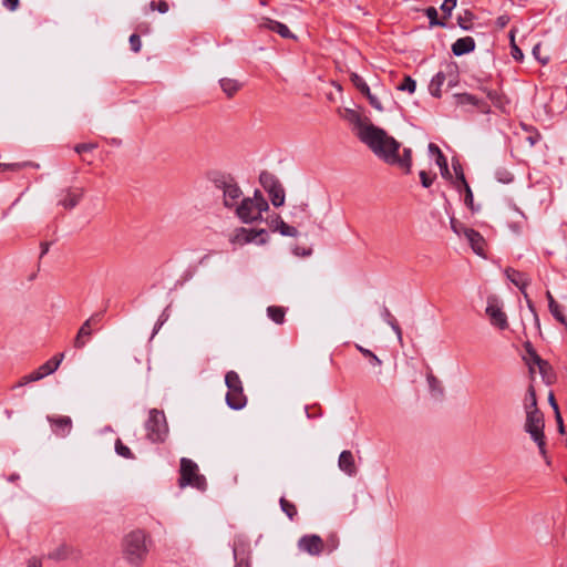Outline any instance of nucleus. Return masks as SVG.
Masks as SVG:
<instances>
[{
	"instance_id": "f257e3e1",
	"label": "nucleus",
	"mask_w": 567,
	"mask_h": 567,
	"mask_svg": "<svg viewBox=\"0 0 567 567\" xmlns=\"http://www.w3.org/2000/svg\"><path fill=\"white\" fill-rule=\"evenodd\" d=\"M339 115L353 126L362 142H398L394 137L388 136L385 131L374 126L368 117L361 116L352 109L339 110Z\"/></svg>"
},
{
	"instance_id": "f03ea898",
	"label": "nucleus",
	"mask_w": 567,
	"mask_h": 567,
	"mask_svg": "<svg viewBox=\"0 0 567 567\" xmlns=\"http://www.w3.org/2000/svg\"><path fill=\"white\" fill-rule=\"evenodd\" d=\"M372 153L383 163L409 174L412 167V150L403 144H368Z\"/></svg>"
},
{
	"instance_id": "7ed1b4c3",
	"label": "nucleus",
	"mask_w": 567,
	"mask_h": 567,
	"mask_svg": "<svg viewBox=\"0 0 567 567\" xmlns=\"http://www.w3.org/2000/svg\"><path fill=\"white\" fill-rule=\"evenodd\" d=\"M146 534L143 530H133L127 534L122 543L123 556L132 566H141L148 553Z\"/></svg>"
},
{
	"instance_id": "20e7f679",
	"label": "nucleus",
	"mask_w": 567,
	"mask_h": 567,
	"mask_svg": "<svg viewBox=\"0 0 567 567\" xmlns=\"http://www.w3.org/2000/svg\"><path fill=\"white\" fill-rule=\"evenodd\" d=\"M269 209L267 200L259 190H256L254 197L243 198L236 207V214L246 224L261 219L264 212Z\"/></svg>"
},
{
	"instance_id": "39448f33",
	"label": "nucleus",
	"mask_w": 567,
	"mask_h": 567,
	"mask_svg": "<svg viewBox=\"0 0 567 567\" xmlns=\"http://www.w3.org/2000/svg\"><path fill=\"white\" fill-rule=\"evenodd\" d=\"M146 436L153 443H162L168 434V425L163 411L153 409L150 411L145 423Z\"/></svg>"
},
{
	"instance_id": "423d86ee",
	"label": "nucleus",
	"mask_w": 567,
	"mask_h": 567,
	"mask_svg": "<svg viewBox=\"0 0 567 567\" xmlns=\"http://www.w3.org/2000/svg\"><path fill=\"white\" fill-rule=\"evenodd\" d=\"M225 382L228 388L226 395L227 404L234 410L243 409L247 403V399L244 394L239 375L235 371H229L225 377Z\"/></svg>"
},
{
	"instance_id": "0eeeda50",
	"label": "nucleus",
	"mask_w": 567,
	"mask_h": 567,
	"mask_svg": "<svg viewBox=\"0 0 567 567\" xmlns=\"http://www.w3.org/2000/svg\"><path fill=\"white\" fill-rule=\"evenodd\" d=\"M216 188L223 192L224 205L226 207L238 206L243 193L235 179L229 175H218L213 179Z\"/></svg>"
},
{
	"instance_id": "6e6552de",
	"label": "nucleus",
	"mask_w": 567,
	"mask_h": 567,
	"mask_svg": "<svg viewBox=\"0 0 567 567\" xmlns=\"http://www.w3.org/2000/svg\"><path fill=\"white\" fill-rule=\"evenodd\" d=\"M179 485H190L199 491L206 488V478L198 473V466L189 458L183 457L181 460V480Z\"/></svg>"
},
{
	"instance_id": "1a4fd4ad",
	"label": "nucleus",
	"mask_w": 567,
	"mask_h": 567,
	"mask_svg": "<svg viewBox=\"0 0 567 567\" xmlns=\"http://www.w3.org/2000/svg\"><path fill=\"white\" fill-rule=\"evenodd\" d=\"M525 431L537 443L542 454H545L544 417L540 411L526 413Z\"/></svg>"
},
{
	"instance_id": "9d476101",
	"label": "nucleus",
	"mask_w": 567,
	"mask_h": 567,
	"mask_svg": "<svg viewBox=\"0 0 567 567\" xmlns=\"http://www.w3.org/2000/svg\"><path fill=\"white\" fill-rule=\"evenodd\" d=\"M259 182L269 194L275 207H280L285 204V189L274 174L262 172L259 176Z\"/></svg>"
},
{
	"instance_id": "9b49d317",
	"label": "nucleus",
	"mask_w": 567,
	"mask_h": 567,
	"mask_svg": "<svg viewBox=\"0 0 567 567\" xmlns=\"http://www.w3.org/2000/svg\"><path fill=\"white\" fill-rule=\"evenodd\" d=\"M485 312L492 326L501 330H505L508 328L507 315L504 312L503 306L497 297L489 296L487 298V307Z\"/></svg>"
},
{
	"instance_id": "f8f14e48",
	"label": "nucleus",
	"mask_w": 567,
	"mask_h": 567,
	"mask_svg": "<svg viewBox=\"0 0 567 567\" xmlns=\"http://www.w3.org/2000/svg\"><path fill=\"white\" fill-rule=\"evenodd\" d=\"M266 234L265 229L254 230V229H246L244 227L237 228L234 234L230 237V241L236 245H246L249 243H256V238ZM266 238H260L257 244L264 245L266 244Z\"/></svg>"
},
{
	"instance_id": "ddd939ff",
	"label": "nucleus",
	"mask_w": 567,
	"mask_h": 567,
	"mask_svg": "<svg viewBox=\"0 0 567 567\" xmlns=\"http://www.w3.org/2000/svg\"><path fill=\"white\" fill-rule=\"evenodd\" d=\"M298 548L311 556H319L323 551L324 543L318 535H305L298 540Z\"/></svg>"
},
{
	"instance_id": "4468645a",
	"label": "nucleus",
	"mask_w": 567,
	"mask_h": 567,
	"mask_svg": "<svg viewBox=\"0 0 567 567\" xmlns=\"http://www.w3.org/2000/svg\"><path fill=\"white\" fill-rule=\"evenodd\" d=\"M102 318V313L92 315L79 329V332L74 339V347L76 349H82L86 340H89L92 336V324L99 322Z\"/></svg>"
},
{
	"instance_id": "2eb2a0df",
	"label": "nucleus",
	"mask_w": 567,
	"mask_h": 567,
	"mask_svg": "<svg viewBox=\"0 0 567 567\" xmlns=\"http://www.w3.org/2000/svg\"><path fill=\"white\" fill-rule=\"evenodd\" d=\"M350 80L352 82V84L363 94L368 97L370 104L377 109L378 111H382V105L380 103V101L377 99V96H374L371 91H370V87L369 85L364 82V80L357 73L352 72L350 74Z\"/></svg>"
},
{
	"instance_id": "dca6fc26",
	"label": "nucleus",
	"mask_w": 567,
	"mask_h": 567,
	"mask_svg": "<svg viewBox=\"0 0 567 567\" xmlns=\"http://www.w3.org/2000/svg\"><path fill=\"white\" fill-rule=\"evenodd\" d=\"M48 421L53 426V432L65 437L72 430V420L69 416H48Z\"/></svg>"
},
{
	"instance_id": "f3484780",
	"label": "nucleus",
	"mask_w": 567,
	"mask_h": 567,
	"mask_svg": "<svg viewBox=\"0 0 567 567\" xmlns=\"http://www.w3.org/2000/svg\"><path fill=\"white\" fill-rule=\"evenodd\" d=\"M84 190L82 188H69L65 190L64 196L59 200V205L65 209L75 207L83 197Z\"/></svg>"
},
{
	"instance_id": "a211bd4d",
	"label": "nucleus",
	"mask_w": 567,
	"mask_h": 567,
	"mask_svg": "<svg viewBox=\"0 0 567 567\" xmlns=\"http://www.w3.org/2000/svg\"><path fill=\"white\" fill-rule=\"evenodd\" d=\"M339 468L348 474L349 476H352L357 473V467L354 464V457L350 451H342L339 461H338Z\"/></svg>"
},
{
	"instance_id": "6ab92c4d",
	"label": "nucleus",
	"mask_w": 567,
	"mask_h": 567,
	"mask_svg": "<svg viewBox=\"0 0 567 567\" xmlns=\"http://www.w3.org/2000/svg\"><path fill=\"white\" fill-rule=\"evenodd\" d=\"M474 49H475V41L471 37L460 38L452 44V52L455 55H463V54L470 53V52L474 51Z\"/></svg>"
},
{
	"instance_id": "aec40b11",
	"label": "nucleus",
	"mask_w": 567,
	"mask_h": 567,
	"mask_svg": "<svg viewBox=\"0 0 567 567\" xmlns=\"http://www.w3.org/2000/svg\"><path fill=\"white\" fill-rule=\"evenodd\" d=\"M505 274L507 276V278L516 286L520 289V291H526V287L529 285L530 282V279L529 277L524 274V272H520L516 269H513V268H507L505 270Z\"/></svg>"
},
{
	"instance_id": "412c9836",
	"label": "nucleus",
	"mask_w": 567,
	"mask_h": 567,
	"mask_svg": "<svg viewBox=\"0 0 567 567\" xmlns=\"http://www.w3.org/2000/svg\"><path fill=\"white\" fill-rule=\"evenodd\" d=\"M464 236L468 240L471 247L477 255H482L484 250V239L480 233L471 228H464Z\"/></svg>"
},
{
	"instance_id": "4be33fe9",
	"label": "nucleus",
	"mask_w": 567,
	"mask_h": 567,
	"mask_svg": "<svg viewBox=\"0 0 567 567\" xmlns=\"http://www.w3.org/2000/svg\"><path fill=\"white\" fill-rule=\"evenodd\" d=\"M64 359V353L61 352L56 355H54L52 359L43 363L39 369L38 372L41 374V378L43 379L45 375H49L58 370L60 367L62 360Z\"/></svg>"
},
{
	"instance_id": "5701e85b",
	"label": "nucleus",
	"mask_w": 567,
	"mask_h": 567,
	"mask_svg": "<svg viewBox=\"0 0 567 567\" xmlns=\"http://www.w3.org/2000/svg\"><path fill=\"white\" fill-rule=\"evenodd\" d=\"M262 27L280 34L282 38H295L291 31L288 29V27L281 22L271 19H266L265 22L262 23Z\"/></svg>"
},
{
	"instance_id": "b1692460",
	"label": "nucleus",
	"mask_w": 567,
	"mask_h": 567,
	"mask_svg": "<svg viewBox=\"0 0 567 567\" xmlns=\"http://www.w3.org/2000/svg\"><path fill=\"white\" fill-rule=\"evenodd\" d=\"M526 349H527V352L528 354L530 355L532 358V361L533 363H535L538 369H539V372L543 374L544 378H547L548 377V373L550 372L551 368L550 365L548 364V362H546L545 360H543L536 352L535 350L532 348V346L529 343L526 344Z\"/></svg>"
},
{
	"instance_id": "393cba45",
	"label": "nucleus",
	"mask_w": 567,
	"mask_h": 567,
	"mask_svg": "<svg viewBox=\"0 0 567 567\" xmlns=\"http://www.w3.org/2000/svg\"><path fill=\"white\" fill-rule=\"evenodd\" d=\"M221 90L227 94L228 97L234 96L243 86V84L230 78H223L219 80Z\"/></svg>"
},
{
	"instance_id": "a878e982",
	"label": "nucleus",
	"mask_w": 567,
	"mask_h": 567,
	"mask_svg": "<svg viewBox=\"0 0 567 567\" xmlns=\"http://www.w3.org/2000/svg\"><path fill=\"white\" fill-rule=\"evenodd\" d=\"M447 74L444 71H440L430 82L429 91L435 96H441V87L446 82Z\"/></svg>"
},
{
	"instance_id": "bb28decb",
	"label": "nucleus",
	"mask_w": 567,
	"mask_h": 567,
	"mask_svg": "<svg viewBox=\"0 0 567 567\" xmlns=\"http://www.w3.org/2000/svg\"><path fill=\"white\" fill-rule=\"evenodd\" d=\"M72 553L73 548L70 545L63 543L49 553V558L54 560H65L72 555Z\"/></svg>"
},
{
	"instance_id": "cd10ccee",
	"label": "nucleus",
	"mask_w": 567,
	"mask_h": 567,
	"mask_svg": "<svg viewBox=\"0 0 567 567\" xmlns=\"http://www.w3.org/2000/svg\"><path fill=\"white\" fill-rule=\"evenodd\" d=\"M524 405L526 413H528V411H539V409L537 408L536 393L533 386H529L527 390Z\"/></svg>"
},
{
	"instance_id": "c85d7f7f",
	"label": "nucleus",
	"mask_w": 567,
	"mask_h": 567,
	"mask_svg": "<svg viewBox=\"0 0 567 567\" xmlns=\"http://www.w3.org/2000/svg\"><path fill=\"white\" fill-rule=\"evenodd\" d=\"M268 317L276 323H282L285 320V308L278 306H270L267 308Z\"/></svg>"
},
{
	"instance_id": "c756f323",
	"label": "nucleus",
	"mask_w": 567,
	"mask_h": 567,
	"mask_svg": "<svg viewBox=\"0 0 567 567\" xmlns=\"http://www.w3.org/2000/svg\"><path fill=\"white\" fill-rule=\"evenodd\" d=\"M383 317H384L385 322L393 329L399 341L401 342L402 341V330H401L400 326L398 324L395 318L389 311V309H386V308L384 309Z\"/></svg>"
},
{
	"instance_id": "7c9ffc66",
	"label": "nucleus",
	"mask_w": 567,
	"mask_h": 567,
	"mask_svg": "<svg viewBox=\"0 0 567 567\" xmlns=\"http://www.w3.org/2000/svg\"><path fill=\"white\" fill-rule=\"evenodd\" d=\"M277 224H278V227H279V233L282 235V236H289V237H297L298 236V230L297 228L286 224L280 216H277Z\"/></svg>"
},
{
	"instance_id": "2f4dec72",
	"label": "nucleus",
	"mask_w": 567,
	"mask_h": 567,
	"mask_svg": "<svg viewBox=\"0 0 567 567\" xmlns=\"http://www.w3.org/2000/svg\"><path fill=\"white\" fill-rule=\"evenodd\" d=\"M429 151L431 155L434 156L435 163L440 168L447 164L446 157L443 155L436 144H429Z\"/></svg>"
},
{
	"instance_id": "473e14b6",
	"label": "nucleus",
	"mask_w": 567,
	"mask_h": 567,
	"mask_svg": "<svg viewBox=\"0 0 567 567\" xmlns=\"http://www.w3.org/2000/svg\"><path fill=\"white\" fill-rule=\"evenodd\" d=\"M549 311L557 321L567 326V319L563 313L561 306L556 300H551Z\"/></svg>"
},
{
	"instance_id": "72a5a7b5",
	"label": "nucleus",
	"mask_w": 567,
	"mask_h": 567,
	"mask_svg": "<svg viewBox=\"0 0 567 567\" xmlns=\"http://www.w3.org/2000/svg\"><path fill=\"white\" fill-rule=\"evenodd\" d=\"M280 507L282 509V512L290 518L292 519L296 515H297V508L295 506V504H292L291 502H289L288 499L281 497L280 498Z\"/></svg>"
},
{
	"instance_id": "f704fd0d",
	"label": "nucleus",
	"mask_w": 567,
	"mask_h": 567,
	"mask_svg": "<svg viewBox=\"0 0 567 567\" xmlns=\"http://www.w3.org/2000/svg\"><path fill=\"white\" fill-rule=\"evenodd\" d=\"M27 166L39 167L38 164H33L31 162L9 163V164L0 163V172L6 171V169L19 171Z\"/></svg>"
},
{
	"instance_id": "c9c22d12",
	"label": "nucleus",
	"mask_w": 567,
	"mask_h": 567,
	"mask_svg": "<svg viewBox=\"0 0 567 567\" xmlns=\"http://www.w3.org/2000/svg\"><path fill=\"white\" fill-rule=\"evenodd\" d=\"M96 144H76L74 151L82 156L84 161H87V155L92 153Z\"/></svg>"
},
{
	"instance_id": "e433bc0d",
	"label": "nucleus",
	"mask_w": 567,
	"mask_h": 567,
	"mask_svg": "<svg viewBox=\"0 0 567 567\" xmlns=\"http://www.w3.org/2000/svg\"><path fill=\"white\" fill-rule=\"evenodd\" d=\"M416 83L411 76H404L403 81L398 85V90L413 93L415 91Z\"/></svg>"
},
{
	"instance_id": "4c0bfd02",
	"label": "nucleus",
	"mask_w": 567,
	"mask_h": 567,
	"mask_svg": "<svg viewBox=\"0 0 567 567\" xmlns=\"http://www.w3.org/2000/svg\"><path fill=\"white\" fill-rule=\"evenodd\" d=\"M444 72L447 74V79H446L447 86L449 87L454 86L457 83L456 66L455 65H447Z\"/></svg>"
},
{
	"instance_id": "58836bf2",
	"label": "nucleus",
	"mask_w": 567,
	"mask_h": 567,
	"mask_svg": "<svg viewBox=\"0 0 567 567\" xmlns=\"http://www.w3.org/2000/svg\"><path fill=\"white\" fill-rule=\"evenodd\" d=\"M115 451L116 453L125 458H134L131 450L122 443V441L118 439L115 442Z\"/></svg>"
},
{
	"instance_id": "ea45409f",
	"label": "nucleus",
	"mask_w": 567,
	"mask_h": 567,
	"mask_svg": "<svg viewBox=\"0 0 567 567\" xmlns=\"http://www.w3.org/2000/svg\"><path fill=\"white\" fill-rule=\"evenodd\" d=\"M355 347L365 358L371 360L372 364L379 365V367L382 364V361L372 351H370L369 349L363 348L360 344H355Z\"/></svg>"
},
{
	"instance_id": "a19ab883",
	"label": "nucleus",
	"mask_w": 567,
	"mask_h": 567,
	"mask_svg": "<svg viewBox=\"0 0 567 567\" xmlns=\"http://www.w3.org/2000/svg\"><path fill=\"white\" fill-rule=\"evenodd\" d=\"M511 48H512V56L516 60V61H522L523 58H524V54L522 52V50L517 47V44L515 43V39H514V29L511 31Z\"/></svg>"
},
{
	"instance_id": "79ce46f5",
	"label": "nucleus",
	"mask_w": 567,
	"mask_h": 567,
	"mask_svg": "<svg viewBox=\"0 0 567 567\" xmlns=\"http://www.w3.org/2000/svg\"><path fill=\"white\" fill-rule=\"evenodd\" d=\"M464 190H465V198H464V203L465 205L472 210L474 212L475 208H474V199H473V193H472V189L470 187V185L467 184V182H464Z\"/></svg>"
},
{
	"instance_id": "37998d69",
	"label": "nucleus",
	"mask_w": 567,
	"mask_h": 567,
	"mask_svg": "<svg viewBox=\"0 0 567 567\" xmlns=\"http://www.w3.org/2000/svg\"><path fill=\"white\" fill-rule=\"evenodd\" d=\"M41 374L37 371H33L32 373L28 374V375H24L23 378H21V380L18 382L17 386H23L30 382H35V381H39L41 380Z\"/></svg>"
},
{
	"instance_id": "c03bdc74",
	"label": "nucleus",
	"mask_w": 567,
	"mask_h": 567,
	"mask_svg": "<svg viewBox=\"0 0 567 567\" xmlns=\"http://www.w3.org/2000/svg\"><path fill=\"white\" fill-rule=\"evenodd\" d=\"M419 176H420L422 186L425 187V188L431 187L433 182H434V179H435V174L431 175V174H429L425 171H421L419 173Z\"/></svg>"
},
{
	"instance_id": "a18cd8bd",
	"label": "nucleus",
	"mask_w": 567,
	"mask_h": 567,
	"mask_svg": "<svg viewBox=\"0 0 567 567\" xmlns=\"http://www.w3.org/2000/svg\"><path fill=\"white\" fill-rule=\"evenodd\" d=\"M425 13H426L427 18L430 19V24L431 25H444L443 22L439 21V19H437V10L434 7H429L425 10Z\"/></svg>"
},
{
	"instance_id": "49530a36",
	"label": "nucleus",
	"mask_w": 567,
	"mask_h": 567,
	"mask_svg": "<svg viewBox=\"0 0 567 567\" xmlns=\"http://www.w3.org/2000/svg\"><path fill=\"white\" fill-rule=\"evenodd\" d=\"M472 19L473 14L470 11H465L464 14L460 16L457 19L458 25L464 30H468L471 28L470 22Z\"/></svg>"
},
{
	"instance_id": "de8ad7c7",
	"label": "nucleus",
	"mask_w": 567,
	"mask_h": 567,
	"mask_svg": "<svg viewBox=\"0 0 567 567\" xmlns=\"http://www.w3.org/2000/svg\"><path fill=\"white\" fill-rule=\"evenodd\" d=\"M151 10L157 9L161 13H166L169 9V6L166 1L161 0L158 2L152 1L150 3Z\"/></svg>"
},
{
	"instance_id": "09e8293b",
	"label": "nucleus",
	"mask_w": 567,
	"mask_h": 567,
	"mask_svg": "<svg viewBox=\"0 0 567 567\" xmlns=\"http://www.w3.org/2000/svg\"><path fill=\"white\" fill-rule=\"evenodd\" d=\"M456 6V0H444V2L442 3L441 6V10L447 16L450 17L451 13H452V10L455 8Z\"/></svg>"
},
{
	"instance_id": "8fccbe9b",
	"label": "nucleus",
	"mask_w": 567,
	"mask_h": 567,
	"mask_svg": "<svg viewBox=\"0 0 567 567\" xmlns=\"http://www.w3.org/2000/svg\"><path fill=\"white\" fill-rule=\"evenodd\" d=\"M427 382L431 390H437L439 392H442L441 382L433 374L427 375Z\"/></svg>"
},
{
	"instance_id": "3c124183",
	"label": "nucleus",
	"mask_w": 567,
	"mask_h": 567,
	"mask_svg": "<svg viewBox=\"0 0 567 567\" xmlns=\"http://www.w3.org/2000/svg\"><path fill=\"white\" fill-rule=\"evenodd\" d=\"M496 177H497L498 182L504 183V184H507V183L512 182V179H513L512 174L505 169L498 171L496 173Z\"/></svg>"
},
{
	"instance_id": "603ef678",
	"label": "nucleus",
	"mask_w": 567,
	"mask_h": 567,
	"mask_svg": "<svg viewBox=\"0 0 567 567\" xmlns=\"http://www.w3.org/2000/svg\"><path fill=\"white\" fill-rule=\"evenodd\" d=\"M130 44H131V49L134 52H140L142 43H141V39L137 34H132L130 37Z\"/></svg>"
},
{
	"instance_id": "864d4df0",
	"label": "nucleus",
	"mask_w": 567,
	"mask_h": 567,
	"mask_svg": "<svg viewBox=\"0 0 567 567\" xmlns=\"http://www.w3.org/2000/svg\"><path fill=\"white\" fill-rule=\"evenodd\" d=\"M548 400H549V403L553 406L554 411L556 412V417H557V421H558L560 430H561L563 429V421H561V417H560V414H559V411H558V405L556 403V400H555V396H554L553 393L549 394Z\"/></svg>"
},
{
	"instance_id": "5fc2aeb1",
	"label": "nucleus",
	"mask_w": 567,
	"mask_h": 567,
	"mask_svg": "<svg viewBox=\"0 0 567 567\" xmlns=\"http://www.w3.org/2000/svg\"><path fill=\"white\" fill-rule=\"evenodd\" d=\"M523 295H524V298L526 300L528 309L534 313L535 321H536L537 326H539V320H538V316L536 313V309H535L534 302L530 300V298H529V296H528V293L526 291H523Z\"/></svg>"
},
{
	"instance_id": "6e6d98bb",
	"label": "nucleus",
	"mask_w": 567,
	"mask_h": 567,
	"mask_svg": "<svg viewBox=\"0 0 567 567\" xmlns=\"http://www.w3.org/2000/svg\"><path fill=\"white\" fill-rule=\"evenodd\" d=\"M451 228L453 231L457 235H464V228H466L464 225H462L460 221H457L455 218L451 219Z\"/></svg>"
},
{
	"instance_id": "4d7b16f0",
	"label": "nucleus",
	"mask_w": 567,
	"mask_h": 567,
	"mask_svg": "<svg viewBox=\"0 0 567 567\" xmlns=\"http://www.w3.org/2000/svg\"><path fill=\"white\" fill-rule=\"evenodd\" d=\"M453 167L456 174V178L460 181L461 186L464 187V182H466V179L461 166L458 164H453Z\"/></svg>"
},
{
	"instance_id": "13d9d810",
	"label": "nucleus",
	"mask_w": 567,
	"mask_h": 567,
	"mask_svg": "<svg viewBox=\"0 0 567 567\" xmlns=\"http://www.w3.org/2000/svg\"><path fill=\"white\" fill-rule=\"evenodd\" d=\"M19 0H3V6L10 11H16L19 7Z\"/></svg>"
},
{
	"instance_id": "bf43d9fd",
	"label": "nucleus",
	"mask_w": 567,
	"mask_h": 567,
	"mask_svg": "<svg viewBox=\"0 0 567 567\" xmlns=\"http://www.w3.org/2000/svg\"><path fill=\"white\" fill-rule=\"evenodd\" d=\"M458 99H460L461 103H472V104H474L476 102L475 97L473 95H470V94L460 95Z\"/></svg>"
},
{
	"instance_id": "052dcab7",
	"label": "nucleus",
	"mask_w": 567,
	"mask_h": 567,
	"mask_svg": "<svg viewBox=\"0 0 567 567\" xmlns=\"http://www.w3.org/2000/svg\"><path fill=\"white\" fill-rule=\"evenodd\" d=\"M277 216L278 215H275L269 221V227L274 230V231H278L279 230V227H278V224H277Z\"/></svg>"
},
{
	"instance_id": "680f3d73",
	"label": "nucleus",
	"mask_w": 567,
	"mask_h": 567,
	"mask_svg": "<svg viewBox=\"0 0 567 567\" xmlns=\"http://www.w3.org/2000/svg\"><path fill=\"white\" fill-rule=\"evenodd\" d=\"M539 50H540V45L539 44H536L534 48H533V54L536 59H538L543 64H545L547 62V60H542L539 58Z\"/></svg>"
},
{
	"instance_id": "e2e57ef3",
	"label": "nucleus",
	"mask_w": 567,
	"mask_h": 567,
	"mask_svg": "<svg viewBox=\"0 0 567 567\" xmlns=\"http://www.w3.org/2000/svg\"><path fill=\"white\" fill-rule=\"evenodd\" d=\"M441 175L445 178L450 177V171L447 164L440 168Z\"/></svg>"
},
{
	"instance_id": "0e129e2a",
	"label": "nucleus",
	"mask_w": 567,
	"mask_h": 567,
	"mask_svg": "<svg viewBox=\"0 0 567 567\" xmlns=\"http://www.w3.org/2000/svg\"><path fill=\"white\" fill-rule=\"evenodd\" d=\"M28 567H42V566H41V563L38 559L32 558V559L29 560Z\"/></svg>"
},
{
	"instance_id": "69168bd1",
	"label": "nucleus",
	"mask_w": 567,
	"mask_h": 567,
	"mask_svg": "<svg viewBox=\"0 0 567 567\" xmlns=\"http://www.w3.org/2000/svg\"><path fill=\"white\" fill-rule=\"evenodd\" d=\"M497 22H498L499 27L504 28L507 24V22H508V18L507 17H499L497 19Z\"/></svg>"
},
{
	"instance_id": "338daca9",
	"label": "nucleus",
	"mask_w": 567,
	"mask_h": 567,
	"mask_svg": "<svg viewBox=\"0 0 567 567\" xmlns=\"http://www.w3.org/2000/svg\"><path fill=\"white\" fill-rule=\"evenodd\" d=\"M41 248H42V251H41V257H42L49 251V244L48 243L41 244Z\"/></svg>"
},
{
	"instance_id": "774afa93",
	"label": "nucleus",
	"mask_w": 567,
	"mask_h": 567,
	"mask_svg": "<svg viewBox=\"0 0 567 567\" xmlns=\"http://www.w3.org/2000/svg\"><path fill=\"white\" fill-rule=\"evenodd\" d=\"M546 297H547V300H548V307H550L551 300H555V299H554L553 295L550 293V291L546 292Z\"/></svg>"
}]
</instances>
